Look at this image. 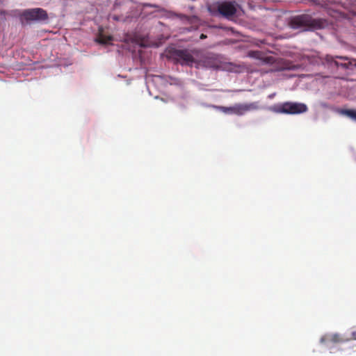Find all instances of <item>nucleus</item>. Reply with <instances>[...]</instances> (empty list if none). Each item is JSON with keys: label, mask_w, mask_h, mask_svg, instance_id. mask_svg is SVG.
<instances>
[{"label": "nucleus", "mask_w": 356, "mask_h": 356, "mask_svg": "<svg viewBox=\"0 0 356 356\" xmlns=\"http://www.w3.org/2000/svg\"><path fill=\"white\" fill-rule=\"evenodd\" d=\"M327 25V22L321 18H313L309 15H300L292 17L289 26L296 29L305 27L308 29H321Z\"/></svg>", "instance_id": "obj_1"}, {"label": "nucleus", "mask_w": 356, "mask_h": 356, "mask_svg": "<svg viewBox=\"0 0 356 356\" xmlns=\"http://www.w3.org/2000/svg\"><path fill=\"white\" fill-rule=\"evenodd\" d=\"M238 5L234 1H216L207 5L209 13L216 16L220 15L226 18L233 17L237 10Z\"/></svg>", "instance_id": "obj_2"}, {"label": "nucleus", "mask_w": 356, "mask_h": 356, "mask_svg": "<svg viewBox=\"0 0 356 356\" xmlns=\"http://www.w3.org/2000/svg\"><path fill=\"white\" fill-rule=\"evenodd\" d=\"M270 110L275 113L296 115L307 111V106L304 103L286 102L273 105Z\"/></svg>", "instance_id": "obj_3"}, {"label": "nucleus", "mask_w": 356, "mask_h": 356, "mask_svg": "<svg viewBox=\"0 0 356 356\" xmlns=\"http://www.w3.org/2000/svg\"><path fill=\"white\" fill-rule=\"evenodd\" d=\"M170 57L175 60V63H179L181 65L193 66L195 63L191 53L187 49H173L170 51Z\"/></svg>", "instance_id": "obj_4"}, {"label": "nucleus", "mask_w": 356, "mask_h": 356, "mask_svg": "<svg viewBox=\"0 0 356 356\" xmlns=\"http://www.w3.org/2000/svg\"><path fill=\"white\" fill-rule=\"evenodd\" d=\"M21 17L26 22L32 21L40 22L47 19L48 15L44 9L36 8L24 10Z\"/></svg>", "instance_id": "obj_5"}, {"label": "nucleus", "mask_w": 356, "mask_h": 356, "mask_svg": "<svg viewBox=\"0 0 356 356\" xmlns=\"http://www.w3.org/2000/svg\"><path fill=\"white\" fill-rule=\"evenodd\" d=\"M258 108V103L252 102L249 104H236L233 106L222 107V110L227 113L243 115L248 111L257 110Z\"/></svg>", "instance_id": "obj_6"}, {"label": "nucleus", "mask_w": 356, "mask_h": 356, "mask_svg": "<svg viewBox=\"0 0 356 356\" xmlns=\"http://www.w3.org/2000/svg\"><path fill=\"white\" fill-rule=\"evenodd\" d=\"M326 60L331 64H334L337 67L343 69H351L353 66H356V60H350L345 56H333L327 55Z\"/></svg>", "instance_id": "obj_7"}, {"label": "nucleus", "mask_w": 356, "mask_h": 356, "mask_svg": "<svg viewBox=\"0 0 356 356\" xmlns=\"http://www.w3.org/2000/svg\"><path fill=\"white\" fill-rule=\"evenodd\" d=\"M248 56L250 58L262 60L265 63H270L273 61L274 58L272 56H265L264 54L260 51H250Z\"/></svg>", "instance_id": "obj_8"}, {"label": "nucleus", "mask_w": 356, "mask_h": 356, "mask_svg": "<svg viewBox=\"0 0 356 356\" xmlns=\"http://www.w3.org/2000/svg\"><path fill=\"white\" fill-rule=\"evenodd\" d=\"M343 340L338 334H332L323 337L321 339V343L332 342V343H341Z\"/></svg>", "instance_id": "obj_9"}, {"label": "nucleus", "mask_w": 356, "mask_h": 356, "mask_svg": "<svg viewBox=\"0 0 356 356\" xmlns=\"http://www.w3.org/2000/svg\"><path fill=\"white\" fill-rule=\"evenodd\" d=\"M339 113L345 115L353 121L356 122V110L355 109H341Z\"/></svg>", "instance_id": "obj_10"}, {"label": "nucleus", "mask_w": 356, "mask_h": 356, "mask_svg": "<svg viewBox=\"0 0 356 356\" xmlns=\"http://www.w3.org/2000/svg\"><path fill=\"white\" fill-rule=\"evenodd\" d=\"M112 40L113 38L111 36L104 35L102 33H100L97 38V42L102 44H109Z\"/></svg>", "instance_id": "obj_11"}, {"label": "nucleus", "mask_w": 356, "mask_h": 356, "mask_svg": "<svg viewBox=\"0 0 356 356\" xmlns=\"http://www.w3.org/2000/svg\"><path fill=\"white\" fill-rule=\"evenodd\" d=\"M207 36L205 34L202 33V34L200 35V38L201 40H204V39L207 38Z\"/></svg>", "instance_id": "obj_12"}, {"label": "nucleus", "mask_w": 356, "mask_h": 356, "mask_svg": "<svg viewBox=\"0 0 356 356\" xmlns=\"http://www.w3.org/2000/svg\"><path fill=\"white\" fill-rule=\"evenodd\" d=\"M355 332H353V338H354L355 339H356V337H355Z\"/></svg>", "instance_id": "obj_13"}]
</instances>
